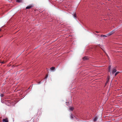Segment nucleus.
<instances>
[{
    "instance_id": "f257e3e1",
    "label": "nucleus",
    "mask_w": 122,
    "mask_h": 122,
    "mask_svg": "<svg viewBox=\"0 0 122 122\" xmlns=\"http://www.w3.org/2000/svg\"><path fill=\"white\" fill-rule=\"evenodd\" d=\"M117 71L116 67H115L113 68L112 69V74H113L115 72H116Z\"/></svg>"
},
{
    "instance_id": "f03ea898",
    "label": "nucleus",
    "mask_w": 122,
    "mask_h": 122,
    "mask_svg": "<svg viewBox=\"0 0 122 122\" xmlns=\"http://www.w3.org/2000/svg\"><path fill=\"white\" fill-rule=\"evenodd\" d=\"M115 30H113L111 32L109 33L107 35L109 36L111 35L112 34H113V33L115 32Z\"/></svg>"
},
{
    "instance_id": "7ed1b4c3",
    "label": "nucleus",
    "mask_w": 122,
    "mask_h": 122,
    "mask_svg": "<svg viewBox=\"0 0 122 122\" xmlns=\"http://www.w3.org/2000/svg\"><path fill=\"white\" fill-rule=\"evenodd\" d=\"M110 76H108L107 77V81L105 84V86L107 85V83L109 82V79H110Z\"/></svg>"
},
{
    "instance_id": "20e7f679",
    "label": "nucleus",
    "mask_w": 122,
    "mask_h": 122,
    "mask_svg": "<svg viewBox=\"0 0 122 122\" xmlns=\"http://www.w3.org/2000/svg\"><path fill=\"white\" fill-rule=\"evenodd\" d=\"M33 7V6L32 5H30L27 6L26 8V9H30L32 7Z\"/></svg>"
},
{
    "instance_id": "39448f33",
    "label": "nucleus",
    "mask_w": 122,
    "mask_h": 122,
    "mask_svg": "<svg viewBox=\"0 0 122 122\" xmlns=\"http://www.w3.org/2000/svg\"><path fill=\"white\" fill-rule=\"evenodd\" d=\"M111 65H110L108 67V71L109 72H110V73H111Z\"/></svg>"
},
{
    "instance_id": "423d86ee",
    "label": "nucleus",
    "mask_w": 122,
    "mask_h": 122,
    "mask_svg": "<svg viewBox=\"0 0 122 122\" xmlns=\"http://www.w3.org/2000/svg\"><path fill=\"white\" fill-rule=\"evenodd\" d=\"M88 56H85L83 58V59L84 60H86L88 59Z\"/></svg>"
},
{
    "instance_id": "0eeeda50",
    "label": "nucleus",
    "mask_w": 122,
    "mask_h": 122,
    "mask_svg": "<svg viewBox=\"0 0 122 122\" xmlns=\"http://www.w3.org/2000/svg\"><path fill=\"white\" fill-rule=\"evenodd\" d=\"M3 121L4 122H8V121L7 118L4 119L3 120Z\"/></svg>"
},
{
    "instance_id": "6e6552de",
    "label": "nucleus",
    "mask_w": 122,
    "mask_h": 122,
    "mask_svg": "<svg viewBox=\"0 0 122 122\" xmlns=\"http://www.w3.org/2000/svg\"><path fill=\"white\" fill-rule=\"evenodd\" d=\"M16 1L18 3H21L22 2V0H16Z\"/></svg>"
},
{
    "instance_id": "1a4fd4ad",
    "label": "nucleus",
    "mask_w": 122,
    "mask_h": 122,
    "mask_svg": "<svg viewBox=\"0 0 122 122\" xmlns=\"http://www.w3.org/2000/svg\"><path fill=\"white\" fill-rule=\"evenodd\" d=\"M55 67H52L50 69L51 70H54L55 69Z\"/></svg>"
},
{
    "instance_id": "9d476101",
    "label": "nucleus",
    "mask_w": 122,
    "mask_h": 122,
    "mask_svg": "<svg viewBox=\"0 0 122 122\" xmlns=\"http://www.w3.org/2000/svg\"><path fill=\"white\" fill-rule=\"evenodd\" d=\"M69 109L70 110L72 111L74 109V108L73 107H71L69 108Z\"/></svg>"
},
{
    "instance_id": "9b49d317",
    "label": "nucleus",
    "mask_w": 122,
    "mask_h": 122,
    "mask_svg": "<svg viewBox=\"0 0 122 122\" xmlns=\"http://www.w3.org/2000/svg\"><path fill=\"white\" fill-rule=\"evenodd\" d=\"M119 73V72H117L115 74V76H116Z\"/></svg>"
},
{
    "instance_id": "f8f14e48",
    "label": "nucleus",
    "mask_w": 122,
    "mask_h": 122,
    "mask_svg": "<svg viewBox=\"0 0 122 122\" xmlns=\"http://www.w3.org/2000/svg\"><path fill=\"white\" fill-rule=\"evenodd\" d=\"M101 36V37H106L107 36H105V35H102Z\"/></svg>"
},
{
    "instance_id": "ddd939ff",
    "label": "nucleus",
    "mask_w": 122,
    "mask_h": 122,
    "mask_svg": "<svg viewBox=\"0 0 122 122\" xmlns=\"http://www.w3.org/2000/svg\"><path fill=\"white\" fill-rule=\"evenodd\" d=\"M71 118H72V119L73 118V116L72 115V114H71Z\"/></svg>"
},
{
    "instance_id": "4468645a",
    "label": "nucleus",
    "mask_w": 122,
    "mask_h": 122,
    "mask_svg": "<svg viewBox=\"0 0 122 122\" xmlns=\"http://www.w3.org/2000/svg\"><path fill=\"white\" fill-rule=\"evenodd\" d=\"M97 119V117H96L94 119V121H96Z\"/></svg>"
},
{
    "instance_id": "2eb2a0df",
    "label": "nucleus",
    "mask_w": 122,
    "mask_h": 122,
    "mask_svg": "<svg viewBox=\"0 0 122 122\" xmlns=\"http://www.w3.org/2000/svg\"><path fill=\"white\" fill-rule=\"evenodd\" d=\"M0 96L1 97H3L4 96V95L3 94H0Z\"/></svg>"
},
{
    "instance_id": "dca6fc26",
    "label": "nucleus",
    "mask_w": 122,
    "mask_h": 122,
    "mask_svg": "<svg viewBox=\"0 0 122 122\" xmlns=\"http://www.w3.org/2000/svg\"><path fill=\"white\" fill-rule=\"evenodd\" d=\"M74 16L75 18H76V14H74Z\"/></svg>"
},
{
    "instance_id": "f3484780",
    "label": "nucleus",
    "mask_w": 122,
    "mask_h": 122,
    "mask_svg": "<svg viewBox=\"0 0 122 122\" xmlns=\"http://www.w3.org/2000/svg\"><path fill=\"white\" fill-rule=\"evenodd\" d=\"M1 63L2 64H4L5 63V62L4 61H3L2 62H1Z\"/></svg>"
},
{
    "instance_id": "a211bd4d",
    "label": "nucleus",
    "mask_w": 122,
    "mask_h": 122,
    "mask_svg": "<svg viewBox=\"0 0 122 122\" xmlns=\"http://www.w3.org/2000/svg\"><path fill=\"white\" fill-rule=\"evenodd\" d=\"M48 77V75H46V79Z\"/></svg>"
},
{
    "instance_id": "6ab92c4d",
    "label": "nucleus",
    "mask_w": 122,
    "mask_h": 122,
    "mask_svg": "<svg viewBox=\"0 0 122 122\" xmlns=\"http://www.w3.org/2000/svg\"><path fill=\"white\" fill-rule=\"evenodd\" d=\"M101 49L103 50V51H104V52H105L102 49V48H101Z\"/></svg>"
},
{
    "instance_id": "aec40b11",
    "label": "nucleus",
    "mask_w": 122,
    "mask_h": 122,
    "mask_svg": "<svg viewBox=\"0 0 122 122\" xmlns=\"http://www.w3.org/2000/svg\"><path fill=\"white\" fill-rule=\"evenodd\" d=\"M97 33H98L99 32H96Z\"/></svg>"
},
{
    "instance_id": "412c9836",
    "label": "nucleus",
    "mask_w": 122,
    "mask_h": 122,
    "mask_svg": "<svg viewBox=\"0 0 122 122\" xmlns=\"http://www.w3.org/2000/svg\"><path fill=\"white\" fill-rule=\"evenodd\" d=\"M40 83V82H39V83H38L39 84Z\"/></svg>"
},
{
    "instance_id": "4be33fe9",
    "label": "nucleus",
    "mask_w": 122,
    "mask_h": 122,
    "mask_svg": "<svg viewBox=\"0 0 122 122\" xmlns=\"http://www.w3.org/2000/svg\"><path fill=\"white\" fill-rule=\"evenodd\" d=\"M107 56H108V55H107Z\"/></svg>"
},
{
    "instance_id": "5701e85b",
    "label": "nucleus",
    "mask_w": 122,
    "mask_h": 122,
    "mask_svg": "<svg viewBox=\"0 0 122 122\" xmlns=\"http://www.w3.org/2000/svg\"><path fill=\"white\" fill-rule=\"evenodd\" d=\"M1 31V30H0V31Z\"/></svg>"
}]
</instances>
